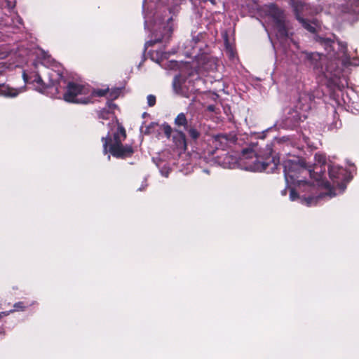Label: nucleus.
Here are the masks:
<instances>
[{
    "label": "nucleus",
    "mask_w": 359,
    "mask_h": 359,
    "mask_svg": "<svg viewBox=\"0 0 359 359\" xmlns=\"http://www.w3.org/2000/svg\"><path fill=\"white\" fill-rule=\"evenodd\" d=\"M315 161L316 163L314 169L313 171L311 170V172H318V173H315L314 177L313 178L315 180V181H316L317 184L318 186H322L327 188L328 189V192L320 194L318 197H308L302 198V202L309 206L316 204L320 198L325 196H329L330 198H332L336 195V194L332 191V190L330 189V184L323 180V177L324 173L322 172L321 168L318 167V165L320 166L321 165H324L325 163V156L323 154L320 153L316 154Z\"/></svg>",
    "instance_id": "1"
},
{
    "label": "nucleus",
    "mask_w": 359,
    "mask_h": 359,
    "mask_svg": "<svg viewBox=\"0 0 359 359\" xmlns=\"http://www.w3.org/2000/svg\"><path fill=\"white\" fill-rule=\"evenodd\" d=\"M284 173L286 183L289 184H297L299 186L306 182L299 180V175L302 174H309L311 178L314 177V174L318 172H312L311 170H306L303 163L299 160L287 159L283 162Z\"/></svg>",
    "instance_id": "2"
},
{
    "label": "nucleus",
    "mask_w": 359,
    "mask_h": 359,
    "mask_svg": "<svg viewBox=\"0 0 359 359\" xmlns=\"http://www.w3.org/2000/svg\"><path fill=\"white\" fill-rule=\"evenodd\" d=\"M92 92L88 86L69 82L64 94V100L68 102L87 104L90 102Z\"/></svg>",
    "instance_id": "3"
},
{
    "label": "nucleus",
    "mask_w": 359,
    "mask_h": 359,
    "mask_svg": "<svg viewBox=\"0 0 359 359\" xmlns=\"http://www.w3.org/2000/svg\"><path fill=\"white\" fill-rule=\"evenodd\" d=\"M318 41L320 45L323 46L327 52V56L330 59H334L340 60L341 64L346 65L351 63L347 56V47L346 44L341 42H334L328 39L319 37Z\"/></svg>",
    "instance_id": "4"
},
{
    "label": "nucleus",
    "mask_w": 359,
    "mask_h": 359,
    "mask_svg": "<svg viewBox=\"0 0 359 359\" xmlns=\"http://www.w3.org/2000/svg\"><path fill=\"white\" fill-rule=\"evenodd\" d=\"M172 16H166L157 19L153 27L152 37H154V39L147 41L145 46L149 47L155 43L168 40L172 32Z\"/></svg>",
    "instance_id": "5"
},
{
    "label": "nucleus",
    "mask_w": 359,
    "mask_h": 359,
    "mask_svg": "<svg viewBox=\"0 0 359 359\" xmlns=\"http://www.w3.org/2000/svg\"><path fill=\"white\" fill-rule=\"evenodd\" d=\"M126 137V130L123 127H118L116 133L114 134L113 140L111 142L109 152L116 158H125L130 156L133 153V149L130 146H123L121 142Z\"/></svg>",
    "instance_id": "6"
},
{
    "label": "nucleus",
    "mask_w": 359,
    "mask_h": 359,
    "mask_svg": "<svg viewBox=\"0 0 359 359\" xmlns=\"http://www.w3.org/2000/svg\"><path fill=\"white\" fill-rule=\"evenodd\" d=\"M311 100L309 95L302 94L299 97L298 105L286 118V125L290 127L295 126L299 121L306 118V111L310 108L309 102Z\"/></svg>",
    "instance_id": "7"
},
{
    "label": "nucleus",
    "mask_w": 359,
    "mask_h": 359,
    "mask_svg": "<svg viewBox=\"0 0 359 359\" xmlns=\"http://www.w3.org/2000/svg\"><path fill=\"white\" fill-rule=\"evenodd\" d=\"M249 157L254 160L252 163H247V170L254 172H262L266 171L268 172H273L276 169L279 164V159L276 157H273L271 159L263 160L262 158L255 156L252 151L249 152Z\"/></svg>",
    "instance_id": "8"
},
{
    "label": "nucleus",
    "mask_w": 359,
    "mask_h": 359,
    "mask_svg": "<svg viewBox=\"0 0 359 359\" xmlns=\"http://www.w3.org/2000/svg\"><path fill=\"white\" fill-rule=\"evenodd\" d=\"M266 11L274 22V27L277 31V36L278 37L287 36V32L285 24V17L283 12L272 4L267 6Z\"/></svg>",
    "instance_id": "9"
},
{
    "label": "nucleus",
    "mask_w": 359,
    "mask_h": 359,
    "mask_svg": "<svg viewBox=\"0 0 359 359\" xmlns=\"http://www.w3.org/2000/svg\"><path fill=\"white\" fill-rule=\"evenodd\" d=\"M292 6L294 8V11L296 13V16L297 20L302 24L303 27L306 29L310 32H315L316 27L313 23H310L301 18L299 16V13L304 12L305 10H307L308 6L303 4L301 1H294L291 0Z\"/></svg>",
    "instance_id": "10"
},
{
    "label": "nucleus",
    "mask_w": 359,
    "mask_h": 359,
    "mask_svg": "<svg viewBox=\"0 0 359 359\" xmlns=\"http://www.w3.org/2000/svg\"><path fill=\"white\" fill-rule=\"evenodd\" d=\"M181 126H184L185 130L184 134L181 133V142L183 141L184 149H186L189 142L188 137L191 140H196L199 136V133L196 128L187 125L183 114H181Z\"/></svg>",
    "instance_id": "11"
},
{
    "label": "nucleus",
    "mask_w": 359,
    "mask_h": 359,
    "mask_svg": "<svg viewBox=\"0 0 359 359\" xmlns=\"http://www.w3.org/2000/svg\"><path fill=\"white\" fill-rule=\"evenodd\" d=\"M329 175L330 179L333 181V184L339 187L341 192L344 191L346 187L343 184H341L339 182L344 181L345 180L346 170L337 165H330Z\"/></svg>",
    "instance_id": "12"
},
{
    "label": "nucleus",
    "mask_w": 359,
    "mask_h": 359,
    "mask_svg": "<svg viewBox=\"0 0 359 359\" xmlns=\"http://www.w3.org/2000/svg\"><path fill=\"white\" fill-rule=\"evenodd\" d=\"M177 53V48H175L172 51L160 53L156 51L155 53H152L151 55V58L153 60H155L157 63L160 64L164 62L167 60H176L175 57H177L176 54Z\"/></svg>",
    "instance_id": "13"
},
{
    "label": "nucleus",
    "mask_w": 359,
    "mask_h": 359,
    "mask_svg": "<svg viewBox=\"0 0 359 359\" xmlns=\"http://www.w3.org/2000/svg\"><path fill=\"white\" fill-rule=\"evenodd\" d=\"M22 88L17 89L11 88L9 86L1 84L0 85V95L8 97H14L19 95L21 92H22Z\"/></svg>",
    "instance_id": "14"
},
{
    "label": "nucleus",
    "mask_w": 359,
    "mask_h": 359,
    "mask_svg": "<svg viewBox=\"0 0 359 359\" xmlns=\"http://www.w3.org/2000/svg\"><path fill=\"white\" fill-rule=\"evenodd\" d=\"M229 137L226 134H219L213 137V143L217 148L224 149L229 142Z\"/></svg>",
    "instance_id": "15"
},
{
    "label": "nucleus",
    "mask_w": 359,
    "mask_h": 359,
    "mask_svg": "<svg viewBox=\"0 0 359 359\" xmlns=\"http://www.w3.org/2000/svg\"><path fill=\"white\" fill-rule=\"evenodd\" d=\"M116 107V105L115 104H114L112 102H109L108 103L109 109H102L100 111L99 117L102 119H110V118L113 119L114 116L112 112V110Z\"/></svg>",
    "instance_id": "16"
},
{
    "label": "nucleus",
    "mask_w": 359,
    "mask_h": 359,
    "mask_svg": "<svg viewBox=\"0 0 359 359\" xmlns=\"http://www.w3.org/2000/svg\"><path fill=\"white\" fill-rule=\"evenodd\" d=\"M168 71H177L180 69V63L177 60H170L159 64Z\"/></svg>",
    "instance_id": "17"
},
{
    "label": "nucleus",
    "mask_w": 359,
    "mask_h": 359,
    "mask_svg": "<svg viewBox=\"0 0 359 359\" xmlns=\"http://www.w3.org/2000/svg\"><path fill=\"white\" fill-rule=\"evenodd\" d=\"M306 57L313 62L314 67L318 68L321 65L320 62L325 56L318 53H307Z\"/></svg>",
    "instance_id": "18"
},
{
    "label": "nucleus",
    "mask_w": 359,
    "mask_h": 359,
    "mask_svg": "<svg viewBox=\"0 0 359 359\" xmlns=\"http://www.w3.org/2000/svg\"><path fill=\"white\" fill-rule=\"evenodd\" d=\"M162 128H163V130L165 133V135H166V137L168 138H170V135L172 133V128L167 123H163L162 125Z\"/></svg>",
    "instance_id": "19"
},
{
    "label": "nucleus",
    "mask_w": 359,
    "mask_h": 359,
    "mask_svg": "<svg viewBox=\"0 0 359 359\" xmlns=\"http://www.w3.org/2000/svg\"><path fill=\"white\" fill-rule=\"evenodd\" d=\"M172 86L175 92L178 93L179 88H180V76L177 74L175 76L174 81L172 83Z\"/></svg>",
    "instance_id": "20"
},
{
    "label": "nucleus",
    "mask_w": 359,
    "mask_h": 359,
    "mask_svg": "<svg viewBox=\"0 0 359 359\" xmlns=\"http://www.w3.org/2000/svg\"><path fill=\"white\" fill-rule=\"evenodd\" d=\"M108 93H109V89L97 90H95L93 92V94L95 95H97L99 97L107 96ZM92 95H93V93H92Z\"/></svg>",
    "instance_id": "21"
},
{
    "label": "nucleus",
    "mask_w": 359,
    "mask_h": 359,
    "mask_svg": "<svg viewBox=\"0 0 359 359\" xmlns=\"http://www.w3.org/2000/svg\"><path fill=\"white\" fill-rule=\"evenodd\" d=\"M147 104L149 107H154L156 104V96L153 95H149L147 96Z\"/></svg>",
    "instance_id": "22"
},
{
    "label": "nucleus",
    "mask_w": 359,
    "mask_h": 359,
    "mask_svg": "<svg viewBox=\"0 0 359 359\" xmlns=\"http://www.w3.org/2000/svg\"><path fill=\"white\" fill-rule=\"evenodd\" d=\"M102 141L103 142V151L104 154L107 153V146L109 144V138L107 137H102Z\"/></svg>",
    "instance_id": "23"
},
{
    "label": "nucleus",
    "mask_w": 359,
    "mask_h": 359,
    "mask_svg": "<svg viewBox=\"0 0 359 359\" xmlns=\"http://www.w3.org/2000/svg\"><path fill=\"white\" fill-rule=\"evenodd\" d=\"M297 198H298L297 194L295 192V191L294 189H292L290 190V200L293 201Z\"/></svg>",
    "instance_id": "24"
},
{
    "label": "nucleus",
    "mask_w": 359,
    "mask_h": 359,
    "mask_svg": "<svg viewBox=\"0 0 359 359\" xmlns=\"http://www.w3.org/2000/svg\"><path fill=\"white\" fill-rule=\"evenodd\" d=\"M169 172H170V169L168 168H166V167H163L161 170V174L163 176H165V177H168V176Z\"/></svg>",
    "instance_id": "25"
},
{
    "label": "nucleus",
    "mask_w": 359,
    "mask_h": 359,
    "mask_svg": "<svg viewBox=\"0 0 359 359\" xmlns=\"http://www.w3.org/2000/svg\"><path fill=\"white\" fill-rule=\"evenodd\" d=\"M15 310H22L24 309V306L22 302H18L14 304Z\"/></svg>",
    "instance_id": "26"
},
{
    "label": "nucleus",
    "mask_w": 359,
    "mask_h": 359,
    "mask_svg": "<svg viewBox=\"0 0 359 359\" xmlns=\"http://www.w3.org/2000/svg\"><path fill=\"white\" fill-rule=\"evenodd\" d=\"M15 310H11L9 311L1 312L0 313V319L4 317L8 316L11 313L13 312Z\"/></svg>",
    "instance_id": "27"
},
{
    "label": "nucleus",
    "mask_w": 359,
    "mask_h": 359,
    "mask_svg": "<svg viewBox=\"0 0 359 359\" xmlns=\"http://www.w3.org/2000/svg\"><path fill=\"white\" fill-rule=\"evenodd\" d=\"M34 81L38 84H41L43 83L42 79L39 75L36 76Z\"/></svg>",
    "instance_id": "28"
},
{
    "label": "nucleus",
    "mask_w": 359,
    "mask_h": 359,
    "mask_svg": "<svg viewBox=\"0 0 359 359\" xmlns=\"http://www.w3.org/2000/svg\"><path fill=\"white\" fill-rule=\"evenodd\" d=\"M172 11L171 10H170L168 12V15H165L164 17H166V16H169V17L172 16L173 17L174 14H172ZM175 17H177V15H175Z\"/></svg>",
    "instance_id": "29"
},
{
    "label": "nucleus",
    "mask_w": 359,
    "mask_h": 359,
    "mask_svg": "<svg viewBox=\"0 0 359 359\" xmlns=\"http://www.w3.org/2000/svg\"><path fill=\"white\" fill-rule=\"evenodd\" d=\"M175 122L176 124H180V114L177 116V117L175 119Z\"/></svg>",
    "instance_id": "30"
},
{
    "label": "nucleus",
    "mask_w": 359,
    "mask_h": 359,
    "mask_svg": "<svg viewBox=\"0 0 359 359\" xmlns=\"http://www.w3.org/2000/svg\"><path fill=\"white\" fill-rule=\"evenodd\" d=\"M326 70L327 71H330V72H332V68L331 66L328 65L327 67H326Z\"/></svg>",
    "instance_id": "31"
},
{
    "label": "nucleus",
    "mask_w": 359,
    "mask_h": 359,
    "mask_svg": "<svg viewBox=\"0 0 359 359\" xmlns=\"http://www.w3.org/2000/svg\"><path fill=\"white\" fill-rule=\"evenodd\" d=\"M282 194L283 195H285L286 194V190L284 189L283 191H282Z\"/></svg>",
    "instance_id": "32"
},
{
    "label": "nucleus",
    "mask_w": 359,
    "mask_h": 359,
    "mask_svg": "<svg viewBox=\"0 0 359 359\" xmlns=\"http://www.w3.org/2000/svg\"><path fill=\"white\" fill-rule=\"evenodd\" d=\"M117 94H118V92H116L114 95H111L110 96H111V97L114 96V97H117Z\"/></svg>",
    "instance_id": "33"
},
{
    "label": "nucleus",
    "mask_w": 359,
    "mask_h": 359,
    "mask_svg": "<svg viewBox=\"0 0 359 359\" xmlns=\"http://www.w3.org/2000/svg\"><path fill=\"white\" fill-rule=\"evenodd\" d=\"M247 155H248V153H244V154H243V156H245H245H247ZM245 158H248V156H246Z\"/></svg>",
    "instance_id": "34"
},
{
    "label": "nucleus",
    "mask_w": 359,
    "mask_h": 359,
    "mask_svg": "<svg viewBox=\"0 0 359 359\" xmlns=\"http://www.w3.org/2000/svg\"><path fill=\"white\" fill-rule=\"evenodd\" d=\"M43 88H44L43 87V88H39V91H41V92H42V91L43 90Z\"/></svg>",
    "instance_id": "35"
},
{
    "label": "nucleus",
    "mask_w": 359,
    "mask_h": 359,
    "mask_svg": "<svg viewBox=\"0 0 359 359\" xmlns=\"http://www.w3.org/2000/svg\"><path fill=\"white\" fill-rule=\"evenodd\" d=\"M145 26H147V20H145Z\"/></svg>",
    "instance_id": "36"
}]
</instances>
